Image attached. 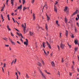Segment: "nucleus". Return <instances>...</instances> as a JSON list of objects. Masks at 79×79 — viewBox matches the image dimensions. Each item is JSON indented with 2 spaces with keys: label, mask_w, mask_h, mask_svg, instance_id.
<instances>
[{
  "label": "nucleus",
  "mask_w": 79,
  "mask_h": 79,
  "mask_svg": "<svg viewBox=\"0 0 79 79\" xmlns=\"http://www.w3.org/2000/svg\"><path fill=\"white\" fill-rule=\"evenodd\" d=\"M45 29L46 31H48V27H47V24H46Z\"/></svg>",
  "instance_id": "obj_25"
},
{
  "label": "nucleus",
  "mask_w": 79,
  "mask_h": 79,
  "mask_svg": "<svg viewBox=\"0 0 79 79\" xmlns=\"http://www.w3.org/2000/svg\"><path fill=\"white\" fill-rule=\"evenodd\" d=\"M75 52H76V51H77V50H78V48H75Z\"/></svg>",
  "instance_id": "obj_27"
},
{
  "label": "nucleus",
  "mask_w": 79,
  "mask_h": 79,
  "mask_svg": "<svg viewBox=\"0 0 79 79\" xmlns=\"http://www.w3.org/2000/svg\"><path fill=\"white\" fill-rule=\"evenodd\" d=\"M79 10H76V11L72 14V16H74L75 15H76V14L77 13V12L79 13Z\"/></svg>",
  "instance_id": "obj_5"
},
{
  "label": "nucleus",
  "mask_w": 79,
  "mask_h": 79,
  "mask_svg": "<svg viewBox=\"0 0 79 79\" xmlns=\"http://www.w3.org/2000/svg\"><path fill=\"white\" fill-rule=\"evenodd\" d=\"M15 30L17 31H18V32H19V30H18V29H16V28H15Z\"/></svg>",
  "instance_id": "obj_53"
},
{
  "label": "nucleus",
  "mask_w": 79,
  "mask_h": 79,
  "mask_svg": "<svg viewBox=\"0 0 79 79\" xmlns=\"http://www.w3.org/2000/svg\"><path fill=\"white\" fill-rule=\"evenodd\" d=\"M18 74L19 75H20L21 73H20V72H18Z\"/></svg>",
  "instance_id": "obj_64"
},
{
  "label": "nucleus",
  "mask_w": 79,
  "mask_h": 79,
  "mask_svg": "<svg viewBox=\"0 0 79 79\" xmlns=\"http://www.w3.org/2000/svg\"><path fill=\"white\" fill-rule=\"evenodd\" d=\"M61 62L62 63H63V62H64V60H63V58H62Z\"/></svg>",
  "instance_id": "obj_44"
},
{
  "label": "nucleus",
  "mask_w": 79,
  "mask_h": 79,
  "mask_svg": "<svg viewBox=\"0 0 79 79\" xmlns=\"http://www.w3.org/2000/svg\"><path fill=\"white\" fill-rule=\"evenodd\" d=\"M65 45L64 44H62V43H61L60 44V47L62 48V49H63L64 48V47Z\"/></svg>",
  "instance_id": "obj_2"
},
{
  "label": "nucleus",
  "mask_w": 79,
  "mask_h": 79,
  "mask_svg": "<svg viewBox=\"0 0 79 79\" xmlns=\"http://www.w3.org/2000/svg\"><path fill=\"white\" fill-rule=\"evenodd\" d=\"M16 60H17L16 59H15L14 62V64H15V63H16Z\"/></svg>",
  "instance_id": "obj_47"
},
{
  "label": "nucleus",
  "mask_w": 79,
  "mask_h": 79,
  "mask_svg": "<svg viewBox=\"0 0 79 79\" xmlns=\"http://www.w3.org/2000/svg\"><path fill=\"white\" fill-rule=\"evenodd\" d=\"M77 71H78V72H79V69L78 68H77Z\"/></svg>",
  "instance_id": "obj_59"
},
{
  "label": "nucleus",
  "mask_w": 79,
  "mask_h": 79,
  "mask_svg": "<svg viewBox=\"0 0 79 79\" xmlns=\"http://www.w3.org/2000/svg\"><path fill=\"white\" fill-rule=\"evenodd\" d=\"M25 10H27V8L25 7H23V11H25Z\"/></svg>",
  "instance_id": "obj_30"
},
{
  "label": "nucleus",
  "mask_w": 79,
  "mask_h": 79,
  "mask_svg": "<svg viewBox=\"0 0 79 79\" xmlns=\"http://www.w3.org/2000/svg\"><path fill=\"white\" fill-rule=\"evenodd\" d=\"M69 13V12L67 10V11H66V14H68Z\"/></svg>",
  "instance_id": "obj_60"
},
{
  "label": "nucleus",
  "mask_w": 79,
  "mask_h": 79,
  "mask_svg": "<svg viewBox=\"0 0 79 79\" xmlns=\"http://www.w3.org/2000/svg\"><path fill=\"white\" fill-rule=\"evenodd\" d=\"M64 21H65V23H66V24H67V23H68V19H67L66 17H65Z\"/></svg>",
  "instance_id": "obj_14"
},
{
  "label": "nucleus",
  "mask_w": 79,
  "mask_h": 79,
  "mask_svg": "<svg viewBox=\"0 0 79 79\" xmlns=\"http://www.w3.org/2000/svg\"><path fill=\"white\" fill-rule=\"evenodd\" d=\"M72 38H74V35H72L71 36Z\"/></svg>",
  "instance_id": "obj_42"
},
{
  "label": "nucleus",
  "mask_w": 79,
  "mask_h": 79,
  "mask_svg": "<svg viewBox=\"0 0 79 79\" xmlns=\"http://www.w3.org/2000/svg\"><path fill=\"white\" fill-rule=\"evenodd\" d=\"M3 68H5L6 67V64L5 63L4 64Z\"/></svg>",
  "instance_id": "obj_37"
},
{
  "label": "nucleus",
  "mask_w": 79,
  "mask_h": 79,
  "mask_svg": "<svg viewBox=\"0 0 79 79\" xmlns=\"http://www.w3.org/2000/svg\"><path fill=\"white\" fill-rule=\"evenodd\" d=\"M26 77H27V78H29V76H28V75H27V74H26Z\"/></svg>",
  "instance_id": "obj_38"
},
{
  "label": "nucleus",
  "mask_w": 79,
  "mask_h": 79,
  "mask_svg": "<svg viewBox=\"0 0 79 79\" xmlns=\"http://www.w3.org/2000/svg\"><path fill=\"white\" fill-rule=\"evenodd\" d=\"M46 36H48V33H46Z\"/></svg>",
  "instance_id": "obj_57"
},
{
  "label": "nucleus",
  "mask_w": 79,
  "mask_h": 79,
  "mask_svg": "<svg viewBox=\"0 0 79 79\" xmlns=\"http://www.w3.org/2000/svg\"><path fill=\"white\" fill-rule=\"evenodd\" d=\"M5 47H9V45H5Z\"/></svg>",
  "instance_id": "obj_51"
},
{
  "label": "nucleus",
  "mask_w": 79,
  "mask_h": 79,
  "mask_svg": "<svg viewBox=\"0 0 79 79\" xmlns=\"http://www.w3.org/2000/svg\"><path fill=\"white\" fill-rule=\"evenodd\" d=\"M18 8H17V9H16V10H15V12H16V11H18Z\"/></svg>",
  "instance_id": "obj_55"
},
{
  "label": "nucleus",
  "mask_w": 79,
  "mask_h": 79,
  "mask_svg": "<svg viewBox=\"0 0 79 79\" xmlns=\"http://www.w3.org/2000/svg\"><path fill=\"white\" fill-rule=\"evenodd\" d=\"M7 28L8 29V30H9V31H11V29H10V28H9V25H7Z\"/></svg>",
  "instance_id": "obj_22"
},
{
  "label": "nucleus",
  "mask_w": 79,
  "mask_h": 79,
  "mask_svg": "<svg viewBox=\"0 0 79 79\" xmlns=\"http://www.w3.org/2000/svg\"><path fill=\"white\" fill-rule=\"evenodd\" d=\"M42 64H43V65H44H44H45V63H44V61H43V60H42Z\"/></svg>",
  "instance_id": "obj_33"
},
{
  "label": "nucleus",
  "mask_w": 79,
  "mask_h": 79,
  "mask_svg": "<svg viewBox=\"0 0 79 79\" xmlns=\"http://www.w3.org/2000/svg\"><path fill=\"white\" fill-rule=\"evenodd\" d=\"M2 8H5V4H4V6Z\"/></svg>",
  "instance_id": "obj_58"
},
{
  "label": "nucleus",
  "mask_w": 79,
  "mask_h": 79,
  "mask_svg": "<svg viewBox=\"0 0 79 79\" xmlns=\"http://www.w3.org/2000/svg\"><path fill=\"white\" fill-rule=\"evenodd\" d=\"M77 17H78V19H79V15H77Z\"/></svg>",
  "instance_id": "obj_62"
},
{
  "label": "nucleus",
  "mask_w": 79,
  "mask_h": 79,
  "mask_svg": "<svg viewBox=\"0 0 79 79\" xmlns=\"http://www.w3.org/2000/svg\"><path fill=\"white\" fill-rule=\"evenodd\" d=\"M46 16H47V21H50V18L48 17L47 15H46Z\"/></svg>",
  "instance_id": "obj_16"
},
{
  "label": "nucleus",
  "mask_w": 79,
  "mask_h": 79,
  "mask_svg": "<svg viewBox=\"0 0 79 79\" xmlns=\"http://www.w3.org/2000/svg\"><path fill=\"white\" fill-rule=\"evenodd\" d=\"M23 5H24L25 3H26V1H25V0H23Z\"/></svg>",
  "instance_id": "obj_31"
},
{
  "label": "nucleus",
  "mask_w": 79,
  "mask_h": 79,
  "mask_svg": "<svg viewBox=\"0 0 79 79\" xmlns=\"http://www.w3.org/2000/svg\"><path fill=\"white\" fill-rule=\"evenodd\" d=\"M40 73L41 74L43 77H44V79H46L47 78H46V77H45V76L44 75V74H43V73H42V71H41V70H40Z\"/></svg>",
  "instance_id": "obj_1"
},
{
  "label": "nucleus",
  "mask_w": 79,
  "mask_h": 79,
  "mask_svg": "<svg viewBox=\"0 0 79 79\" xmlns=\"http://www.w3.org/2000/svg\"><path fill=\"white\" fill-rule=\"evenodd\" d=\"M15 74L16 75L17 77H18V73L17 72L15 73Z\"/></svg>",
  "instance_id": "obj_41"
},
{
  "label": "nucleus",
  "mask_w": 79,
  "mask_h": 79,
  "mask_svg": "<svg viewBox=\"0 0 79 79\" xmlns=\"http://www.w3.org/2000/svg\"><path fill=\"white\" fill-rule=\"evenodd\" d=\"M16 33H17V35H19V37H20V36H21V35H22V34H21V33L19 34V33H18V32H17Z\"/></svg>",
  "instance_id": "obj_20"
},
{
  "label": "nucleus",
  "mask_w": 79,
  "mask_h": 79,
  "mask_svg": "<svg viewBox=\"0 0 79 79\" xmlns=\"http://www.w3.org/2000/svg\"><path fill=\"white\" fill-rule=\"evenodd\" d=\"M72 63H73V65H74V64L75 62H74V61H72Z\"/></svg>",
  "instance_id": "obj_52"
},
{
  "label": "nucleus",
  "mask_w": 79,
  "mask_h": 79,
  "mask_svg": "<svg viewBox=\"0 0 79 79\" xmlns=\"http://www.w3.org/2000/svg\"><path fill=\"white\" fill-rule=\"evenodd\" d=\"M54 9L56 13H57V12H58L57 10V7H56L55 6H54Z\"/></svg>",
  "instance_id": "obj_10"
},
{
  "label": "nucleus",
  "mask_w": 79,
  "mask_h": 79,
  "mask_svg": "<svg viewBox=\"0 0 79 79\" xmlns=\"http://www.w3.org/2000/svg\"><path fill=\"white\" fill-rule=\"evenodd\" d=\"M37 64L38 65V66H40V67H42V64H41L39 62H38L37 63Z\"/></svg>",
  "instance_id": "obj_9"
},
{
  "label": "nucleus",
  "mask_w": 79,
  "mask_h": 79,
  "mask_svg": "<svg viewBox=\"0 0 79 79\" xmlns=\"http://www.w3.org/2000/svg\"><path fill=\"white\" fill-rule=\"evenodd\" d=\"M78 19H78V18H77V17L76 18V21H78Z\"/></svg>",
  "instance_id": "obj_54"
},
{
  "label": "nucleus",
  "mask_w": 79,
  "mask_h": 79,
  "mask_svg": "<svg viewBox=\"0 0 79 79\" xmlns=\"http://www.w3.org/2000/svg\"><path fill=\"white\" fill-rule=\"evenodd\" d=\"M56 24H57V25L58 26V27H60V25L58 24V21H56Z\"/></svg>",
  "instance_id": "obj_19"
},
{
  "label": "nucleus",
  "mask_w": 79,
  "mask_h": 79,
  "mask_svg": "<svg viewBox=\"0 0 79 79\" xmlns=\"http://www.w3.org/2000/svg\"><path fill=\"white\" fill-rule=\"evenodd\" d=\"M74 42L75 44H76H76H77V42H78V40H75Z\"/></svg>",
  "instance_id": "obj_21"
},
{
  "label": "nucleus",
  "mask_w": 79,
  "mask_h": 79,
  "mask_svg": "<svg viewBox=\"0 0 79 79\" xmlns=\"http://www.w3.org/2000/svg\"><path fill=\"white\" fill-rule=\"evenodd\" d=\"M14 2H15V0H10V3L12 5V6H13L14 5Z\"/></svg>",
  "instance_id": "obj_8"
},
{
  "label": "nucleus",
  "mask_w": 79,
  "mask_h": 79,
  "mask_svg": "<svg viewBox=\"0 0 79 79\" xmlns=\"http://www.w3.org/2000/svg\"><path fill=\"white\" fill-rule=\"evenodd\" d=\"M44 7H45L47 9L48 8V6H47V4H45L43 8V10L44 9Z\"/></svg>",
  "instance_id": "obj_11"
},
{
  "label": "nucleus",
  "mask_w": 79,
  "mask_h": 79,
  "mask_svg": "<svg viewBox=\"0 0 79 79\" xmlns=\"http://www.w3.org/2000/svg\"><path fill=\"white\" fill-rule=\"evenodd\" d=\"M75 29V32H77V29H76V27H75L74 28Z\"/></svg>",
  "instance_id": "obj_29"
},
{
  "label": "nucleus",
  "mask_w": 79,
  "mask_h": 79,
  "mask_svg": "<svg viewBox=\"0 0 79 79\" xmlns=\"http://www.w3.org/2000/svg\"><path fill=\"white\" fill-rule=\"evenodd\" d=\"M46 43L47 44V45H48L49 48H50V49H51L52 48H51V45H50V44H49V43H48V42L46 41Z\"/></svg>",
  "instance_id": "obj_6"
},
{
  "label": "nucleus",
  "mask_w": 79,
  "mask_h": 79,
  "mask_svg": "<svg viewBox=\"0 0 79 79\" xmlns=\"http://www.w3.org/2000/svg\"><path fill=\"white\" fill-rule=\"evenodd\" d=\"M17 43H18L19 44H20V45H21V43L18 41H17Z\"/></svg>",
  "instance_id": "obj_49"
},
{
  "label": "nucleus",
  "mask_w": 79,
  "mask_h": 79,
  "mask_svg": "<svg viewBox=\"0 0 79 79\" xmlns=\"http://www.w3.org/2000/svg\"><path fill=\"white\" fill-rule=\"evenodd\" d=\"M67 45H68V46H69V48H71V45H69V43H67Z\"/></svg>",
  "instance_id": "obj_32"
},
{
  "label": "nucleus",
  "mask_w": 79,
  "mask_h": 79,
  "mask_svg": "<svg viewBox=\"0 0 79 79\" xmlns=\"http://www.w3.org/2000/svg\"><path fill=\"white\" fill-rule=\"evenodd\" d=\"M9 38V40H10V42L11 43V44H13V45H15V44H16L15 42H13V41L12 40V39H11L10 38Z\"/></svg>",
  "instance_id": "obj_4"
},
{
  "label": "nucleus",
  "mask_w": 79,
  "mask_h": 79,
  "mask_svg": "<svg viewBox=\"0 0 79 79\" xmlns=\"http://www.w3.org/2000/svg\"><path fill=\"white\" fill-rule=\"evenodd\" d=\"M43 50H44V52L45 54L46 55H48L47 53L46 52H45V49H43Z\"/></svg>",
  "instance_id": "obj_28"
},
{
  "label": "nucleus",
  "mask_w": 79,
  "mask_h": 79,
  "mask_svg": "<svg viewBox=\"0 0 79 79\" xmlns=\"http://www.w3.org/2000/svg\"><path fill=\"white\" fill-rule=\"evenodd\" d=\"M33 20H35V14L34 13H33Z\"/></svg>",
  "instance_id": "obj_12"
},
{
  "label": "nucleus",
  "mask_w": 79,
  "mask_h": 79,
  "mask_svg": "<svg viewBox=\"0 0 79 79\" xmlns=\"http://www.w3.org/2000/svg\"><path fill=\"white\" fill-rule=\"evenodd\" d=\"M24 24L25 27H24V28L23 29V32H24L25 34L26 31H26V23H25Z\"/></svg>",
  "instance_id": "obj_7"
},
{
  "label": "nucleus",
  "mask_w": 79,
  "mask_h": 79,
  "mask_svg": "<svg viewBox=\"0 0 79 79\" xmlns=\"http://www.w3.org/2000/svg\"><path fill=\"white\" fill-rule=\"evenodd\" d=\"M4 10V8H2V10H1V11H3V10Z\"/></svg>",
  "instance_id": "obj_45"
},
{
  "label": "nucleus",
  "mask_w": 79,
  "mask_h": 79,
  "mask_svg": "<svg viewBox=\"0 0 79 79\" xmlns=\"http://www.w3.org/2000/svg\"><path fill=\"white\" fill-rule=\"evenodd\" d=\"M24 44L26 45V47L27 46V45H28V40H27V39H26V42H24Z\"/></svg>",
  "instance_id": "obj_3"
},
{
  "label": "nucleus",
  "mask_w": 79,
  "mask_h": 79,
  "mask_svg": "<svg viewBox=\"0 0 79 79\" xmlns=\"http://www.w3.org/2000/svg\"><path fill=\"white\" fill-rule=\"evenodd\" d=\"M34 2H35V0H32V2H31V3H32V4H34Z\"/></svg>",
  "instance_id": "obj_34"
},
{
  "label": "nucleus",
  "mask_w": 79,
  "mask_h": 79,
  "mask_svg": "<svg viewBox=\"0 0 79 79\" xmlns=\"http://www.w3.org/2000/svg\"><path fill=\"white\" fill-rule=\"evenodd\" d=\"M65 35L66 37H68V31L67 30H66Z\"/></svg>",
  "instance_id": "obj_17"
},
{
  "label": "nucleus",
  "mask_w": 79,
  "mask_h": 79,
  "mask_svg": "<svg viewBox=\"0 0 79 79\" xmlns=\"http://www.w3.org/2000/svg\"><path fill=\"white\" fill-rule=\"evenodd\" d=\"M7 16L8 18V20H9V21H10V15H9L8 14Z\"/></svg>",
  "instance_id": "obj_24"
},
{
  "label": "nucleus",
  "mask_w": 79,
  "mask_h": 79,
  "mask_svg": "<svg viewBox=\"0 0 79 79\" xmlns=\"http://www.w3.org/2000/svg\"><path fill=\"white\" fill-rule=\"evenodd\" d=\"M57 3H58V2L56 1V3L55 4V5H57Z\"/></svg>",
  "instance_id": "obj_63"
},
{
  "label": "nucleus",
  "mask_w": 79,
  "mask_h": 79,
  "mask_svg": "<svg viewBox=\"0 0 79 79\" xmlns=\"http://www.w3.org/2000/svg\"><path fill=\"white\" fill-rule=\"evenodd\" d=\"M51 64L53 66H55V64H54L53 61H52V62L51 63Z\"/></svg>",
  "instance_id": "obj_26"
},
{
  "label": "nucleus",
  "mask_w": 79,
  "mask_h": 79,
  "mask_svg": "<svg viewBox=\"0 0 79 79\" xmlns=\"http://www.w3.org/2000/svg\"><path fill=\"white\" fill-rule=\"evenodd\" d=\"M2 71L3 72V73H5V72H4V69H3V68H2Z\"/></svg>",
  "instance_id": "obj_50"
},
{
  "label": "nucleus",
  "mask_w": 79,
  "mask_h": 79,
  "mask_svg": "<svg viewBox=\"0 0 79 79\" xmlns=\"http://www.w3.org/2000/svg\"><path fill=\"white\" fill-rule=\"evenodd\" d=\"M22 5H20V6H19V7L18 8V10H19V9H20V10H21V9L22 8Z\"/></svg>",
  "instance_id": "obj_13"
},
{
  "label": "nucleus",
  "mask_w": 79,
  "mask_h": 79,
  "mask_svg": "<svg viewBox=\"0 0 79 79\" xmlns=\"http://www.w3.org/2000/svg\"><path fill=\"white\" fill-rule=\"evenodd\" d=\"M69 73L70 74V76H72V73H70V72H69Z\"/></svg>",
  "instance_id": "obj_56"
},
{
  "label": "nucleus",
  "mask_w": 79,
  "mask_h": 79,
  "mask_svg": "<svg viewBox=\"0 0 79 79\" xmlns=\"http://www.w3.org/2000/svg\"><path fill=\"white\" fill-rule=\"evenodd\" d=\"M77 25L78 27H79V23L78 22L77 23Z\"/></svg>",
  "instance_id": "obj_46"
},
{
  "label": "nucleus",
  "mask_w": 79,
  "mask_h": 79,
  "mask_svg": "<svg viewBox=\"0 0 79 79\" xmlns=\"http://www.w3.org/2000/svg\"><path fill=\"white\" fill-rule=\"evenodd\" d=\"M72 70H74V65H73L72 66Z\"/></svg>",
  "instance_id": "obj_35"
},
{
  "label": "nucleus",
  "mask_w": 79,
  "mask_h": 79,
  "mask_svg": "<svg viewBox=\"0 0 79 79\" xmlns=\"http://www.w3.org/2000/svg\"><path fill=\"white\" fill-rule=\"evenodd\" d=\"M9 1V0H6V4L7 5H8V2Z\"/></svg>",
  "instance_id": "obj_36"
},
{
  "label": "nucleus",
  "mask_w": 79,
  "mask_h": 79,
  "mask_svg": "<svg viewBox=\"0 0 79 79\" xmlns=\"http://www.w3.org/2000/svg\"><path fill=\"white\" fill-rule=\"evenodd\" d=\"M45 43L44 42L43 43V47L44 48H45Z\"/></svg>",
  "instance_id": "obj_23"
},
{
  "label": "nucleus",
  "mask_w": 79,
  "mask_h": 79,
  "mask_svg": "<svg viewBox=\"0 0 79 79\" xmlns=\"http://www.w3.org/2000/svg\"><path fill=\"white\" fill-rule=\"evenodd\" d=\"M11 36H12V37L14 36V35H13V33H12V32H11Z\"/></svg>",
  "instance_id": "obj_40"
},
{
  "label": "nucleus",
  "mask_w": 79,
  "mask_h": 79,
  "mask_svg": "<svg viewBox=\"0 0 79 79\" xmlns=\"http://www.w3.org/2000/svg\"><path fill=\"white\" fill-rule=\"evenodd\" d=\"M12 19L13 20V21L14 23H16V22L15 21V19H14V18H12Z\"/></svg>",
  "instance_id": "obj_43"
},
{
  "label": "nucleus",
  "mask_w": 79,
  "mask_h": 79,
  "mask_svg": "<svg viewBox=\"0 0 79 79\" xmlns=\"http://www.w3.org/2000/svg\"><path fill=\"white\" fill-rule=\"evenodd\" d=\"M58 75H59V76H60V72L58 71Z\"/></svg>",
  "instance_id": "obj_61"
},
{
  "label": "nucleus",
  "mask_w": 79,
  "mask_h": 79,
  "mask_svg": "<svg viewBox=\"0 0 79 79\" xmlns=\"http://www.w3.org/2000/svg\"><path fill=\"white\" fill-rule=\"evenodd\" d=\"M67 9H68V7L67 6L65 7L64 9V11L65 12H66V10H67Z\"/></svg>",
  "instance_id": "obj_18"
},
{
  "label": "nucleus",
  "mask_w": 79,
  "mask_h": 79,
  "mask_svg": "<svg viewBox=\"0 0 79 79\" xmlns=\"http://www.w3.org/2000/svg\"><path fill=\"white\" fill-rule=\"evenodd\" d=\"M61 33L60 32V38L61 37H62V36H61Z\"/></svg>",
  "instance_id": "obj_39"
},
{
  "label": "nucleus",
  "mask_w": 79,
  "mask_h": 79,
  "mask_svg": "<svg viewBox=\"0 0 79 79\" xmlns=\"http://www.w3.org/2000/svg\"><path fill=\"white\" fill-rule=\"evenodd\" d=\"M57 48L58 49L60 50V46H59V45H57Z\"/></svg>",
  "instance_id": "obj_48"
},
{
  "label": "nucleus",
  "mask_w": 79,
  "mask_h": 79,
  "mask_svg": "<svg viewBox=\"0 0 79 79\" xmlns=\"http://www.w3.org/2000/svg\"><path fill=\"white\" fill-rule=\"evenodd\" d=\"M33 35H34V33L31 31H30V35H31V36H32Z\"/></svg>",
  "instance_id": "obj_15"
}]
</instances>
